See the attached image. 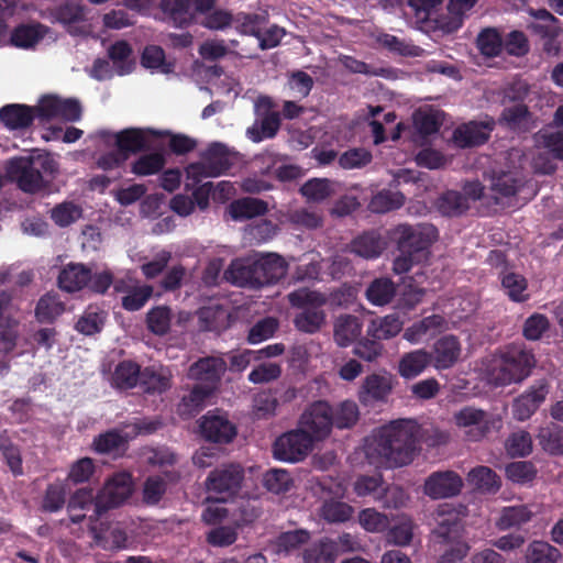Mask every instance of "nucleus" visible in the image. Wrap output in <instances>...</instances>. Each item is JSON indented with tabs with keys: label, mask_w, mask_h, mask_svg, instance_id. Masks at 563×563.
<instances>
[{
	"label": "nucleus",
	"mask_w": 563,
	"mask_h": 563,
	"mask_svg": "<svg viewBox=\"0 0 563 563\" xmlns=\"http://www.w3.org/2000/svg\"><path fill=\"white\" fill-rule=\"evenodd\" d=\"M419 424L411 419H399L374 430L366 440L365 453L371 460L388 467L410 464L418 451Z\"/></svg>",
	"instance_id": "nucleus-1"
},
{
	"label": "nucleus",
	"mask_w": 563,
	"mask_h": 563,
	"mask_svg": "<svg viewBox=\"0 0 563 563\" xmlns=\"http://www.w3.org/2000/svg\"><path fill=\"white\" fill-rule=\"evenodd\" d=\"M438 238V229L430 223L396 225L390 231V239L399 254L393 262V272L397 275L406 274L413 265L427 261Z\"/></svg>",
	"instance_id": "nucleus-2"
},
{
	"label": "nucleus",
	"mask_w": 563,
	"mask_h": 563,
	"mask_svg": "<svg viewBox=\"0 0 563 563\" xmlns=\"http://www.w3.org/2000/svg\"><path fill=\"white\" fill-rule=\"evenodd\" d=\"M465 515L466 507L463 505L444 503L435 509L432 536L438 543L449 545L440 555L438 563H460L466 558L470 547L462 540Z\"/></svg>",
	"instance_id": "nucleus-3"
},
{
	"label": "nucleus",
	"mask_w": 563,
	"mask_h": 563,
	"mask_svg": "<svg viewBox=\"0 0 563 563\" xmlns=\"http://www.w3.org/2000/svg\"><path fill=\"white\" fill-rule=\"evenodd\" d=\"M56 170V162L49 155L42 154L13 157L5 165L8 178L27 194H35L45 188L44 175L52 176Z\"/></svg>",
	"instance_id": "nucleus-4"
},
{
	"label": "nucleus",
	"mask_w": 563,
	"mask_h": 563,
	"mask_svg": "<svg viewBox=\"0 0 563 563\" xmlns=\"http://www.w3.org/2000/svg\"><path fill=\"white\" fill-rule=\"evenodd\" d=\"M233 165L234 153L227 145L213 142L201 153L199 162L187 166L186 176L191 183H187L186 188L198 185L203 178L224 175Z\"/></svg>",
	"instance_id": "nucleus-5"
},
{
	"label": "nucleus",
	"mask_w": 563,
	"mask_h": 563,
	"mask_svg": "<svg viewBox=\"0 0 563 563\" xmlns=\"http://www.w3.org/2000/svg\"><path fill=\"white\" fill-rule=\"evenodd\" d=\"M536 363L533 354L520 344H510L500 353L498 366L493 371L496 385L506 386L527 378Z\"/></svg>",
	"instance_id": "nucleus-6"
},
{
	"label": "nucleus",
	"mask_w": 563,
	"mask_h": 563,
	"mask_svg": "<svg viewBox=\"0 0 563 563\" xmlns=\"http://www.w3.org/2000/svg\"><path fill=\"white\" fill-rule=\"evenodd\" d=\"M288 264L285 258L275 253L263 254L253 262L238 269L243 284L252 288L274 285L287 274Z\"/></svg>",
	"instance_id": "nucleus-7"
},
{
	"label": "nucleus",
	"mask_w": 563,
	"mask_h": 563,
	"mask_svg": "<svg viewBox=\"0 0 563 563\" xmlns=\"http://www.w3.org/2000/svg\"><path fill=\"white\" fill-rule=\"evenodd\" d=\"M244 481V468L240 464H224L212 470L206 479L210 495L221 503L236 496Z\"/></svg>",
	"instance_id": "nucleus-8"
},
{
	"label": "nucleus",
	"mask_w": 563,
	"mask_h": 563,
	"mask_svg": "<svg viewBox=\"0 0 563 563\" xmlns=\"http://www.w3.org/2000/svg\"><path fill=\"white\" fill-rule=\"evenodd\" d=\"M132 493V477L125 472L115 473L107 479L96 495V517L122 505Z\"/></svg>",
	"instance_id": "nucleus-9"
},
{
	"label": "nucleus",
	"mask_w": 563,
	"mask_h": 563,
	"mask_svg": "<svg viewBox=\"0 0 563 563\" xmlns=\"http://www.w3.org/2000/svg\"><path fill=\"white\" fill-rule=\"evenodd\" d=\"M312 438L299 429L288 431L278 437L273 444V456L283 462H299L311 451Z\"/></svg>",
	"instance_id": "nucleus-10"
},
{
	"label": "nucleus",
	"mask_w": 563,
	"mask_h": 563,
	"mask_svg": "<svg viewBox=\"0 0 563 563\" xmlns=\"http://www.w3.org/2000/svg\"><path fill=\"white\" fill-rule=\"evenodd\" d=\"M299 427L308 432L312 441L325 439L333 428V409L325 400H317L302 412Z\"/></svg>",
	"instance_id": "nucleus-11"
},
{
	"label": "nucleus",
	"mask_w": 563,
	"mask_h": 563,
	"mask_svg": "<svg viewBox=\"0 0 563 563\" xmlns=\"http://www.w3.org/2000/svg\"><path fill=\"white\" fill-rule=\"evenodd\" d=\"M495 129L494 119L485 121H468L456 126L452 134V141L459 148H472L488 142Z\"/></svg>",
	"instance_id": "nucleus-12"
},
{
	"label": "nucleus",
	"mask_w": 563,
	"mask_h": 563,
	"mask_svg": "<svg viewBox=\"0 0 563 563\" xmlns=\"http://www.w3.org/2000/svg\"><path fill=\"white\" fill-rule=\"evenodd\" d=\"M463 488L462 477L454 471H438L431 473L423 485V493L432 499L452 498Z\"/></svg>",
	"instance_id": "nucleus-13"
},
{
	"label": "nucleus",
	"mask_w": 563,
	"mask_h": 563,
	"mask_svg": "<svg viewBox=\"0 0 563 563\" xmlns=\"http://www.w3.org/2000/svg\"><path fill=\"white\" fill-rule=\"evenodd\" d=\"M549 394V385L544 380H539L530 386L523 394L518 396L512 402V416L516 420H528L545 400Z\"/></svg>",
	"instance_id": "nucleus-14"
},
{
	"label": "nucleus",
	"mask_w": 563,
	"mask_h": 563,
	"mask_svg": "<svg viewBox=\"0 0 563 563\" xmlns=\"http://www.w3.org/2000/svg\"><path fill=\"white\" fill-rule=\"evenodd\" d=\"M225 369L227 364L221 357L207 356L190 365L188 376L197 380V384L212 388L213 391Z\"/></svg>",
	"instance_id": "nucleus-15"
},
{
	"label": "nucleus",
	"mask_w": 563,
	"mask_h": 563,
	"mask_svg": "<svg viewBox=\"0 0 563 563\" xmlns=\"http://www.w3.org/2000/svg\"><path fill=\"white\" fill-rule=\"evenodd\" d=\"M459 427L467 428L466 437L470 441H479L490 431L487 413L482 409L465 407L454 416Z\"/></svg>",
	"instance_id": "nucleus-16"
},
{
	"label": "nucleus",
	"mask_w": 563,
	"mask_h": 563,
	"mask_svg": "<svg viewBox=\"0 0 563 563\" xmlns=\"http://www.w3.org/2000/svg\"><path fill=\"white\" fill-rule=\"evenodd\" d=\"M461 343L457 336L446 334L438 339L431 354V364L439 371L449 369L455 365L461 355Z\"/></svg>",
	"instance_id": "nucleus-17"
},
{
	"label": "nucleus",
	"mask_w": 563,
	"mask_h": 563,
	"mask_svg": "<svg viewBox=\"0 0 563 563\" xmlns=\"http://www.w3.org/2000/svg\"><path fill=\"white\" fill-rule=\"evenodd\" d=\"M258 104L265 107L267 111L263 113L258 125H253L247 129V136L255 143H258L265 139H273L280 129V113L271 111L273 108V101L269 97H261Z\"/></svg>",
	"instance_id": "nucleus-18"
},
{
	"label": "nucleus",
	"mask_w": 563,
	"mask_h": 563,
	"mask_svg": "<svg viewBox=\"0 0 563 563\" xmlns=\"http://www.w3.org/2000/svg\"><path fill=\"white\" fill-rule=\"evenodd\" d=\"M200 429L203 438L214 443H230L236 435L235 426L228 418L218 415H206Z\"/></svg>",
	"instance_id": "nucleus-19"
},
{
	"label": "nucleus",
	"mask_w": 563,
	"mask_h": 563,
	"mask_svg": "<svg viewBox=\"0 0 563 563\" xmlns=\"http://www.w3.org/2000/svg\"><path fill=\"white\" fill-rule=\"evenodd\" d=\"M33 107L23 103H10L0 108V121L9 130H25L35 120Z\"/></svg>",
	"instance_id": "nucleus-20"
},
{
	"label": "nucleus",
	"mask_w": 563,
	"mask_h": 563,
	"mask_svg": "<svg viewBox=\"0 0 563 563\" xmlns=\"http://www.w3.org/2000/svg\"><path fill=\"white\" fill-rule=\"evenodd\" d=\"M393 389L391 378L386 375L371 374L365 377L358 399L362 404L384 401Z\"/></svg>",
	"instance_id": "nucleus-21"
},
{
	"label": "nucleus",
	"mask_w": 563,
	"mask_h": 563,
	"mask_svg": "<svg viewBox=\"0 0 563 563\" xmlns=\"http://www.w3.org/2000/svg\"><path fill=\"white\" fill-rule=\"evenodd\" d=\"M91 279V269L84 264L69 263L60 272L57 278L58 286L67 292H75L86 287Z\"/></svg>",
	"instance_id": "nucleus-22"
},
{
	"label": "nucleus",
	"mask_w": 563,
	"mask_h": 563,
	"mask_svg": "<svg viewBox=\"0 0 563 563\" xmlns=\"http://www.w3.org/2000/svg\"><path fill=\"white\" fill-rule=\"evenodd\" d=\"M48 31V26L40 22L21 23L12 30L10 42L19 48H33L46 36Z\"/></svg>",
	"instance_id": "nucleus-23"
},
{
	"label": "nucleus",
	"mask_w": 563,
	"mask_h": 563,
	"mask_svg": "<svg viewBox=\"0 0 563 563\" xmlns=\"http://www.w3.org/2000/svg\"><path fill=\"white\" fill-rule=\"evenodd\" d=\"M212 395V388L202 384H195L188 394L184 395L177 405V412L181 418L189 419L201 412L206 400Z\"/></svg>",
	"instance_id": "nucleus-24"
},
{
	"label": "nucleus",
	"mask_w": 563,
	"mask_h": 563,
	"mask_svg": "<svg viewBox=\"0 0 563 563\" xmlns=\"http://www.w3.org/2000/svg\"><path fill=\"white\" fill-rule=\"evenodd\" d=\"M115 147L128 156L141 153L148 148V140L143 130L137 128L124 129L114 135Z\"/></svg>",
	"instance_id": "nucleus-25"
},
{
	"label": "nucleus",
	"mask_w": 563,
	"mask_h": 563,
	"mask_svg": "<svg viewBox=\"0 0 563 563\" xmlns=\"http://www.w3.org/2000/svg\"><path fill=\"white\" fill-rule=\"evenodd\" d=\"M431 364V354L423 350L405 353L398 364V373L406 379L419 376Z\"/></svg>",
	"instance_id": "nucleus-26"
},
{
	"label": "nucleus",
	"mask_w": 563,
	"mask_h": 563,
	"mask_svg": "<svg viewBox=\"0 0 563 563\" xmlns=\"http://www.w3.org/2000/svg\"><path fill=\"white\" fill-rule=\"evenodd\" d=\"M161 10L177 27H186L194 19L192 0H161Z\"/></svg>",
	"instance_id": "nucleus-27"
},
{
	"label": "nucleus",
	"mask_w": 563,
	"mask_h": 563,
	"mask_svg": "<svg viewBox=\"0 0 563 563\" xmlns=\"http://www.w3.org/2000/svg\"><path fill=\"white\" fill-rule=\"evenodd\" d=\"M362 332V322L356 316H340L334 323V341L338 345L346 347L351 345Z\"/></svg>",
	"instance_id": "nucleus-28"
},
{
	"label": "nucleus",
	"mask_w": 563,
	"mask_h": 563,
	"mask_svg": "<svg viewBox=\"0 0 563 563\" xmlns=\"http://www.w3.org/2000/svg\"><path fill=\"white\" fill-rule=\"evenodd\" d=\"M52 16L56 22L67 26L69 33L77 34L79 32L74 24L86 20V8L79 2L66 1L53 10Z\"/></svg>",
	"instance_id": "nucleus-29"
},
{
	"label": "nucleus",
	"mask_w": 563,
	"mask_h": 563,
	"mask_svg": "<svg viewBox=\"0 0 563 563\" xmlns=\"http://www.w3.org/2000/svg\"><path fill=\"white\" fill-rule=\"evenodd\" d=\"M537 440L547 453L551 455L563 454V427L554 422L541 426L537 433Z\"/></svg>",
	"instance_id": "nucleus-30"
},
{
	"label": "nucleus",
	"mask_w": 563,
	"mask_h": 563,
	"mask_svg": "<svg viewBox=\"0 0 563 563\" xmlns=\"http://www.w3.org/2000/svg\"><path fill=\"white\" fill-rule=\"evenodd\" d=\"M501 287L508 298L514 302H525L529 299L528 282L525 276L515 272H499Z\"/></svg>",
	"instance_id": "nucleus-31"
},
{
	"label": "nucleus",
	"mask_w": 563,
	"mask_h": 563,
	"mask_svg": "<svg viewBox=\"0 0 563 563\" xmlns=\"http://www.w3.org/2000/svg\"><path fill=\"white\" fill-rule=\"evenodd\" d=\"M267 210V202L252 197L234 200L229 206V212L233 220L252 219L265 214Z\"/></svg>",
	"instance_id": "nucleus-32"
},
{
	"label": "nucleus",
	"mask_w": 563,
	"mask_h": 563,
	"mask_svg": "<svg viewBox=\"0 0 563 563\" xmlns=\"http://www.w3.org/2000/svg\"><path fill=\"white\" fill-rule=\"evenodd\" d=\"M467 481L484 494H495L501 486L500 478L496 472L484 465L472 468L467 475Z\"/></svg>",
	"instance_id": "nucleus-33"
},
{
	"label": "nucleus",
	"mask_w": 563,
	"mask_h": 563,
	"mask_svg": "<svg viewBox=\"0 0 563 563\" xmlns=\"http://www.w3.org/2000/svg\"><path fill=\"white\" fill-rule=\"evenodd\" d=\"M402 329V321L396 313L373 319L367 328V335L376 340H388L396 336Z\"/></svg>",
	"instance_id": "nucleus-34"
},
{
	"label": "nucleus",
	"mask_w": 563,
	"mask_h": 563,
	"mask_svg": "<svg viewBox=\"0 0 563 563\" xmlns=\"http://www.w3.org/2000/svg\"><path fill=\"white\" fill-rule=\"evenodd\" d=\"M533 517V511L528 505H517L503 508L496 527L501 530L519 528L529 522Z\"/></svg>",
	"instance_id": "nucleus-35"
},
{
	"label": "nucleus",
	"mask_w": 563,
	"mask_h": 563,
	"mask_svg": "<svg viewBox=\"0 0 563 563\" xmlns=\"http://www.w3.org/2000/svg\"><path fill=\"white\" fill-rule=\"evenodd\" d=\"M350 250L361 257L376 258L382 254L384 243L377 233L365 232L352 240Z\"/></svg>",
	"instance_id": "nucleus-36"
},
{
	"label": "nucleus",
	"mask_w": 563,
	"mask_h": 563,
	"mask_svg": "<svg viewBox=\"0 0 563 563\" xmlns=\"http://www.w3.org/2000/svg\"><path fill=\"white\" fill-rule=\"evenodd\" d=\"M107 319V312L98 306H88L75 324V329L84 335L101 332Z\"/></svg>",
	"instance_id": "nucleus-37"
},
{
	"label": "nucleus",
	"mask_w": 563,
	"mask_h": 563,
	"mask_svg": "<svg viewBox=\"0 0 563 563\" xmlns=\"http://www.w3.org/2000/svg\"><path fill=\"white\" fill-rule=\"evenodd\" d=\"M141 366L133 361L120 362L112 375V385L118 389H131L140 383Z\"/></svg>",
	"instance_id": "nucleus-38"
},
{
	"label": "nucleus",
	"mask_w": 563,
	"mask_h": 563,
	"mask_svg": "<svg viewBox=\"0 0 563 563\" xmlns=\"http://www.w3.org/2000/svg\"><path fill=\"white\" fill-rule=\"evenodd\" d=\"M395 295L396 285L387 277L375 278L365 291L366 299L374 306L388 305Z\"/></svg>",
	"instance_id": "nucleus-39"
},
{
	"label": "nucleus",
	"mask_w": 563,
	"mask_h": 563,
	"mask_svg": "<svg viewBox=\"0 0 563 563\" xmlns=\"http://www.w3.org/2000/svg\"><path fill=\"white\" fill-rule=\"evenodd\" d=\"M404 203L405 196L402 192L391 189H382L372 197L368 208L375 213H386L401 208Z\"/></svg>",
	"instance_id": "nucleus-40"
},
{
	"label": "nucleus",
	"mask_w": 563,
	"mask_h": 563,
	"mask_svg": "<svg viewBox=\"0 0 563 563\" xmlns=\"http://www.w3.org/2000/svg\"><path fill=\"white\" fill-rule=\"evenodd\" d=\"M303 563H335L331 538L324 537L311 543L302 552Z\"/></svg>",
	"instance_id": "nucleus-41"
},
{
	"label": "nucleus",
	"mask_w": 563,
	"mask_h": 563,
	"mask_svg": "<svg viewBox=\"0 0 563 563\" xmlns=\"http://www.w3.org/2000/svg\"><path fill=\"white\" fill-rule=\"evenodd\" d=\"M131 45L124 41H117L108 48V57L113 63L118 75L123 76L132 71L134 63L130 59L132 56Z\"/></svg>",
	"instance_id": "nucleus-42"
},
{
	"label": "nucleus",
	"mask_w": 563,
	"mask_h": 563,
	"mask_svg": "<svg viewBox=\"0 0 563 563\" xmlns=\"http://www.w3.org/2000/svg\"><path fill=\"white\" fill-rule=\"evenodd\" d=\"M0 452L2 459L14 476L23 474V461L19 445L8 435L7 431L0 433Z\"/></svg>",
	"instance_id": "nucleus-43"
},
{
	"label": "nucleus",
	"mask_w": 563,
	"mask_h": 563,
	"mask_svg": "<svg viewBox=\"0 0 563 563\" xmlns=\"http://www.w3.org/2000/svg\"><path fill=\"white\" fill-rule=\"evenodd\" d=\"M334 185L327 178H312L300 187V194L308 201L321 202L334 194Z\"/></svg>",
	"instance_id": "nucleus-44"
},
{
	"label": "nucleus",
	"mask_w": 563,
	"mask_h": 563,
	"mask_svg": "<svg viewBox=\"0 0 563 563\" xmlns=\"http://www.w3.org/2000/svg\"><path fill=\"white\" fill-rule=\"evenodd\" d=\"M67 485L60 481L47 485L42 498L41 509L44 512H57L65 506Z\"/></svg>",
	"instance_id": "nucleus-45"
},
{
	"label": "nucleus",
	"mask_w": 563,
	"mask_h": 563,
	"mask_svg": "<svg viewBox=\"0 0 563 563\" xmlns=\"http://www.w3.org/2000/svg\"><path fill=\"white\" fill-rule=\"evenodd\" d=\"M561 552L545 541H532L526 552L527 563H556Z\"/></svg>",
	"instance_id": "nucleus-46"
},
{
	"label": "nucleus",
	"mask_w": 563,
	"mask_h": 563,
	"mask_svg": "<svg viewBox=\"0 0 563 563\" xmlns=\"http://www.w3.org/2000/svg\"><path fill=\"white\" fill-rule=\"evenodd\" d=\"M262 484L269 493L280 495L290 490L294 479L286 470L271 468L263 475Z\"/></svg>",
	"instance_id": "nucleus-47"
},
{
	"label": "nucleus",
	"mask_w": 563,
	"mask_h": 563,
	"mask_svg": "<svg viewBox=\"0 0 563 563\" xmlns=\"http://www.w3.org/2000/svg\"><path fill=\"white\" fill-rule=\"evenodd\" d=\"M538 470L531 461L510 462L505 467L507 479L515 484L527 485L534 481Z\"/></svg>",
	"instance_id": "nucleus-48"
},
{
	"label": "nucleus",
	"mask_w": 563,
	"mask_h": 563,
	"mask_svg": "<svg viewBox=\"0 0 563 563\" xmlns=\"http://www.w3.org/2000/svg\"><path fill=\"white\" fill-rule=\"evenodd\" d=\"M479 52L486 57H496L501 54L504 40L495 27L484 29L476 38Z\"/></svg>",
	"instance_id": "nucleus-49"
},
{
	"label": "nucleus",
	"mask_w": 563,
	"mask_h": 563,
	"mask_svg": "<svg viewBox=\"0 0 563 563\" xmlns=\"http://www.w3.org/2000/svg\"><path fill=\"white\" fill-rule=\"evenodd\" d=\"M64 310V303L55 296L44 295L35 307V318L41 323H53Z\"/></svg>",
	"instance_id": "nucleus-50"
},
{
	"label": "nucleus",
	"mask_w": 563,
	"mask_h": 563,
	"mask_svg": "<svg viewBox=\"0 0 563 563\" xmlns=\"http://www.w3.org/2000/svg\"><path fill=\"white\" fill-rule=\"evenodd\" d=\"M438 207L444 216H460L468 209V200L459 191L448 190L440 197Z\"/></svg>",
	"instance_id": "nucleus-51"
},
{
	"label": "nucleus",
	"mask_w": 563,
	"mask_h": 563,
	"mask_svg": "<svg viewBox=\"0 0 563 563\" xmlns=\"http://www.w3.org/2000/svg\"><path fill=\"white\" fill-rule=\"evenodd\" d=\"M354 514V508L341 500H325L321 507L322 518L331 523L346 522Z\"/></svg>",
	"instance_id": "nucleus-52"
},
{
	"label": "nucleus",
	"mask_w": 563,
	"mask_h": 563,
	"mask_svg": "<svg viewBox=\"0 0 563 563\" xmlns=\"http://www.w3.org/2000/svg\"><path fill=\"white\" fill-rule=\"evenodd\" d=\"M318 307H306L295 317L294 323L298 330L306 333H314L321 328L324 322V312Z\"/></svg>",
	"instance_id": "nucleus-53"
},
{
	"label": "nucleus",
	"mask_w": 563,
	"mask_h": 563,
	"mask_svg": "<svg viewBox=\"0 0 563 563\" xmlns=\"http://www.w3.org/2000/svg\"><path fill=\"white\" fill-rule=\"evenodd\" d=\"M172 310L167 306L152 308L146 314L147 329L156 335H165L170 329Z\"/></svg>",
	"instance_id": "nucleus-54"
},
{
	"label": "nucleus",
	"mask_w": 563,
	"mask_h": 563,
	"mask_svg": "<svg viewBox=\"0 0 563 563\" xmlns=\"http://www.w3.org/2000/svg\"><path fill=\"white\" fill-rule=\"evenodd\" d=\"M82 216L80 206L73 201H64L56 205L51 211V218L60 228H66Z\"/></svg>",
	"instance_id": "nucleus-55"
},
{
	"label": "nucleus",
	"mask_w": 563,
	"mask_h": 563,
	"mask_svg": "<svg viewBox=\"0 0 563 563\" xmlns=\"http://www.w3.org/2000/svg\"><path fill=\"white\" fill-rule=\"evenodd\" d=\"M165 165V157L161 153H150L140 156L131 167L137 176H150L159 173Z\"/></svg>",
	"instance_id": "nucleus-56"
},
{
	"label": "nucleus",
	"mask_w": 563,
	"mask_h": 563,
	"mask_svg": "<svg viewBox=\"0 0 563 563\" xmlns=\"http://www.w3.org/2000/svg\"><path fill=\"white\" fill-rule=\"evenodd\" d=\"M93 509V515L89 517L92 522L99 517H96V496L91 488H79L68 499L67 511H88Z\"/></svg>",
	"instance_id": "nucleus-57"
},
{
	"label": "nucleus",
	"mask_w": 563,
	"mask_h": 563,
	"mask_svg": "<svg viewBox=\"0 0 563 563\" xmlns=\"http://www.w3.org/2000/svg\"><path fill=\"white\" fill-rule=\"evenodd\" d=\"M153 295V287L143 285L131 287L122 297L121 305L128 311H137L145 306Z\"/></svg>",
	"instance_id": "nucleus-58"
},
{
	"label": "nucleus",
	"mask_w": 563,
	"mask_h": 563,
	"mask_svg": "<svg viewBox=\"0 0 563 563\" xmlns=\"http://www.w3.org/2000/svg\"><path fill=\"white\" fill-rule=\"evenodd\" d=\"M506 450L512 457H523L532 451V438L528 431L512 432L506 440Z\"/></svg>",
	"instance_id": "nucleus-59"
},
{
	"label": "nucleus",
	"mask_w": 563,
	"mask_h": 563,
	"mask_svg": "<svg viewBox=\"0 0 563 563\" xmlns=\"http://www.w3.org/2000/svg\"><path fill=\"white\" fill-rule=\"evenodd\" d=\"M313 78L303 70H294L287 75V88L294 92V97L303 99L313 88Z\"/></svg>",
	"instance_id": "nucleus-60"
},
{
	"label": "nucleus",
	"mask_w": 563,
	"mask_h": 563,
	"mask_svg": "<svg viewBox=\"0 0 563 563\" xmlns=\"http://www.w3.org/2000/svg\"><path fill=\"white\" fill-rule=\"evenodd\" d=\"M530 111L523 103L506 107L500 114V122L511 130L520 129L528 124Z\"/></svg>",
	"instance_id": "nucleus-61"
},
{
	"label": "nucleus",
	"mask_w": 563,
	"mask_h": 563,
	"mask_svg": "<svg viewBox=\"0 0 563 563\" xmlns=\"http://www.w3.org/2000/svg\"><path fill=\"white\" fill-rule=\"evenodd\" d=\"M279 327V322L274 317H265L258 320L249 331L247 340L252 344L261 343L271 339Z\"/></svg>",
	"instance_id": "nucleus-62"
},
{
	"label": "nucleus",
	"mask_w": 563,
	"mask_h": 563,
	"mask_svg": "<svg viewBox=\"0 0 563 563\" xmlns=\"http://www.w3.org/2000/svg\"><path fill=\"white\" fill-rule=\"evenodd\" d=\"M309 539L310 533L307 530L298 529L294 531H286L278 536L276 545L278 552L290 553L306 544Z\"/></svg>",
	"instance_id": "nucleus-63"
},
{
	"label": "nucleus",
	"mask_w": 563,
	"mask_h": 563,
	"mask_svg": "<svg viewBox=\"0 0 563 563\" xmlns=\"http://www.w3.org/2000/svg\"><path fill=\"white\" fill-rule=\"evenodd\" d=\"M358 420V408L354 401L345 400L333 411V427L347 429Z\"/></svg>",
	"instance_id": "nucleus-64"
}]
</instances>
